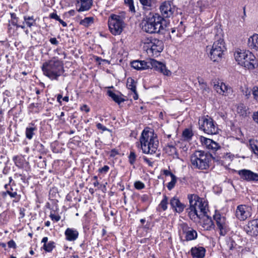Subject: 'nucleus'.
Wrapping results in <instances>:
<instances>
[{"label": "nucleus", "instance_id": "7ed1b4c3", "mask_svg": "<svg viewBox=\"0 0 258 258\" xmlns=\"http://www.w3.org/2000/svg\"><path fill=\"white\" fill-rule=\"evenodd\" d=\"M144 154L153 155L157 152L159 141L153 132L144 130L140 137L139 142L136 143Z\"/></svg>", "mask_w": 258, "mask_h": 258}, {"label": "nucleus", "instance_id": "bf43d9fd", "mask_svg": "<svg viewBox=\"0 0 258 258\" xmlns=\"http://www.w3.org/2000/svg\"><path fill=\"white\" fill-rule=\"evenodd\" d=\"M253 119L254 121L258 123V110L257 112L254 113L253 115Z\"/></svg>", "mask_w": 258, "mask_h": 258}, {"label": "nucleus", "instance_id": "4be33fe9", "mask_svg": "<svg viewBox=\"0 0 258 258\" xmlns=\"http://www.w3.org/2000/svg\"><path fill=\"white\" fill-rule=\"evenodd\" d=\"M200 220L201 221V225L204 230H211V229H214L215 225L211 217L208 215V213H206V215Z\"/></svg>", "mask_w": 258, "mask_h": 258}, {"label": "nucleus", "instance_id": "69168bd1", "mask_svg": "<svg viewBox=\"0 0 258 258\" xmlns=\"http://www.w3.org/2000/svg\"><path fill=\"white\" fill-rule=\"evenodd\" d=\"M205 86V87L204 88V89L203 90V93L204 92H207L208 93L209 92V88L207 87L206 85H204L203 87Z\"/></svg>", "mask_w": 258, "mask_h": 258}, {"label": "nucleus", "instance_id": "f704fd0d", "mask_svg": "<svg viewBox=\"0 0 258 258\" xmlns=\"http://www.w3.org/2000/svg\"><path fill=\"white\" fill-rule=\"evenodd\" d=\"M193 136V133L191 130L186 128L182 133V137L185 141H189L191 139Z\"/></svg>", "mask_w": 258, "mask_h": 258}, {"label": "nucleus", "instance_id": "72a5a7b5", "mask_svg": "<svg viewBox=\"0 0 258 258\" xmlns=\"http://www.w3.org/2000/svg\"><path fill=\"white\" fill-rule=\"evenodd\" d=\"M165 150L169 155L174 157L177 156L176 148L172 145H168L165 147Z\"/></svg>", "mask_w": 258, "mask_h": 258}, {"label": "nucleus", "instance_id": "49530a36", "mask_svg": "<svg viewBox=\"0 0 258 258\" xmlns=\"http://www.w3.org/2000/svg\"><path fill=\"white\" fill-rule=\"evenodd\" d=\"M141 200L144 203L149 202L150 201V196L146 194L143 195L141 197Z\"/></svg>", "mask_w": 258, "mask_h": 258}, {"label": "nucleus", "instance_id": "39448f33", "mask_svg": "<svg viewBox=\"0 0 258 258\" xmlns=\"http://www.w3.org/2000/svg\"><path fill=\"white\" fill-rule=\"evenodd\" d=\"M234 56L238 64L248 70H252L258 66L255 56L249 51L238 49L235 51Z\"/></svg>", "mask_w": 258, "mask_h": 258}, {"label": "nucleus", "instance_id": "4c0bfd02", "mask_svg": "<svg viewBox=\"0 0 258 258\" xmlns=\"http://www.w3.org/2000/svg\"><path fill=\"white\" fill-rule=\"evenodd\" d=\"M126 86L128 89L132 91H135L136 89V82L134 80L131 78L127 79Z\"/></svg>", "mask_w": 258, "mask_h": 258}, {"label": "nucleus", "instance_id": "8fccbe9b", "mask_svg": "<svg viewBox=\"0 0 258 258\" xmlns=\"http://www.w3.org/2000/svg\"><path fill=\"white\" fill-rule=\"evenodd\" d=\"M143 159L149 166L152 167L153 166V162L151 161L149 159L146 157H143Z\"/></svg>", "mask_w": 258, "mask_h": 258}, {"label": "nucleus", "instance_id": "423d86ee", "mask_svg": "<svg viewBox=\"0 0 258 258\" xmlns=\"http://www.w3.org/2000/svg\"><path fill=\"white\" fill-rule=\"evenodd\" d=\"M215 159L212 155L202 150L196 151L190 157L191 165L194 168L200 170H206L210 167L212 159Z\"/></svg>", "mask_w": 258, "mask_h": 258}, {"label": "nucleus", "instance_id": "052dcab7", "mask_svg": "<svg viewBox=\"0 0 258 258\" xmlns=\"http://www.w3.org/2000/svg\"><path fill=\"white\" fill-rule=\"evenodd\" d=\"M81 109L82 110H85L86 112H88L90 111L89 108L86 105H84L82 107Z\"/></svg>", "mask_w": 258, "mask_h": 258}, {"label": "nucleus", "instance_id": "7c9ffc66", "mask_svg": "<svg viewBox=\"0 0 258 258\" xmlns=\"http://www.w3.org/2000/svg\"><path fill=\"white\" fill-rule=\"evenodd\" d=\"M11 15V20L9 21V22L11 24L17 27V28H21L22 29H25V26L24 25H19L18 24V18L17 17V15L14 13H12L10 14Z\"/></svg>", "mask_w": 258, "mask_h": 258}, {"label": "nucleus", "instance_id": "dca6fc26", "mask_svg": "<svg viewBox=\"0 0 258 258\" xmlns=\"http://www.w3.org/2000/svg\"><path fill=\"white\" fill-rule=\"evenodd\" d=\"M238 174L243 180L247 181H258V174L248 169L238 171Z\"/></svg>", "mask_w": 258, "mask_h": 258}, {"label": "nucleus", "instance_id": "393cba45", "mask_svg": "<svg viewBox=\"0 0 258 258\" xmlns=\"http://www.w3.org/2000/svg\"><path fill=\"white\" fill-rule=\"evenodd\" d=\"M41 243H43L42 248L46 252H51L53 249L55 247V243L53 241L48 242V237H44L42 238Z\"/></svg>", "mask_w": 258, "mask_h": 258}, {"label": "nucleus", "instance_id": "79ce46f5", "mask_svg": "<svg viewBox=\"0 0 258 258\" xmlns=\"http://www.w3.org/2000/svg\"><path fill=\"white\" fill-rule=\"evenodd\" d=\"M171 178V181L167 185V187L169 190H171L174 188L177 182V177L175 175Z\"/></svg>", "mask_w": 258, "mask_h": 258}, {"label": "nucleus", "instance_id": "b1692460", "mask_svg": "<svg viewBox=\"0 0 258 258\" xmlns=\"http://www.w3.org/2000/svg\"><path fill=\"white\" fill-rule=\"evenodd\" d=\"M64 234L67 240L72 241L78 238L79 232L75 229L68 228L65 231Z\"/></svg>", "mask_w": 258, "mask_h": 258}, {"label": "nucleus", "instance_id": "f8f14e48", "mask_svg": "<svg viewBox=\"0 0 258 258\" xmlns=\"http://www.w3.org/2000/svg\"><path fill=\"white\" fill-rule=\"evenodd\" d=\"M214 219L220 231V234L222 236L225 235L229 231L228 223L226 217L220 213L216 212L214 215Z\"/></svg>", "mask_w": 258, "mask_h": 258}, {"label": "nucleus", "instance_id": "c9c22d12", "mask_svg": "<svg viewBox=\"0 0 258 258\" xmlns=\"http://www.w3.org/2000/svg\"><path fill=\"white\" fill-rule=\"evenodd\" d=\"M125 5L128 8L129 11L132 13H136L134 0H124Z\"/></svg>", "mask_w": 258, "mask_h": 258}, {"label": "nucleus", "instance_id": "37998d69", "mask_svg": "<svg viewBox=\"0 0 258 258\" xmlns=\"http://www.w3.org/2000/svg\"><path fill=\"white\" fill-rule=\"evenodd\" d=\"M252 94L253 97V99L254 100L258 102V86H254L252 90Z\"/></svg>", "mask_w": 258, "mask_h": 258}, {"label": "nucleus", "instance_id": "6e6552de", "mask_svg": "<svg viewBox=\"0 0 258 258\" xmlns=\"http://www.w3.org/2000/svg\"><path fill=\"white\" fill-rule=\"evenodd\" d=\"M142 42L144 50L153 56H158L164 48L162 41L153 37H146L142 39Z\"/></svg>", "mask_w": 258, "mask_h": 258}, {"label": "nucleus", "instance_id": "2f4dec72", "mask_svg": "<svg viewBox=\"0 0 258 258\" xmlns=\"http://www.w3.org/2000/svg\"><path fill=\"white\" fill-rule=\"evenodd\" d=\"M234 158V155L230 154V153H226L222 154L221 156H218L217 157V161L224 162V160H227L228 161H231Z\"/></svg>", "mask_w": 258, "mask_h": 258}, {"label": "nucleus", "instance_id": "0e129e2a", "mask_svg": "<svg viewBox=\"0 0 258 258\" xmlns=\"http://www.w3.org/2000/svg\"><path fill=\"white\" fill-rule=\"evenodd\" d=\"M58 21L63 26V27H66L67 26V23L62 20L61 19H60L59 21Z\"/></svg>", "mask_w": 258, "mask_h": 258}, {"label": "nucleus", "instance_id": "09e8293b", "mask_svg": "<svg viewBox=\"0 0 258 258\" xmlns=\"http://www.w3.org/2000/svg\"><path fill=\"white\" fill-rule=\"evenodd\" d=\"M6 194H8L11 198H16L17 196V192H11L9 190H7L6 192H3V195H6Z\"/></svg>", "mask_w": 258, "mask_h": 258}, {"label": "nucleus", "instance_id": "4468645a", "mask_svg": "<svg viewBox=\"0 0 258 258\" xmlns=\"http://www.w3.org/2000/svg\"><path fill=\"white\" fill-rule=\"evenodd\" d=\"M251 208L245 205H240L237 207L235 216L240 221H244L251 216Z\"/></svg>", "mask_w": 258, "mask_h": 258}, {"label": "nucleus", "instance_id": "c03bdc74", "mask_svg": "<svg viewBox=\"0 0 258 258\" xmlns=\"http://www.w3.org/2000/svg\"><path fill=\"white\" fill-rule=\"evenodd\" d=\"M134 186L137 189H142L145 188V184L140 181H136L134 183Z\"/></svg>", "mask_w": 258, "mask_h": 258}, {"label": "nucleus", "instance_id": "5fc2aeb1", "mask_svg": "<svg viewBox=\"0 0 258 258\" xmlns=\"http://www.w3.org/2000/svg\"><path fill=\"white\" fill-rule=\"evenodd\" d=\"M163 174L166 176H170L171 177L175 176L170 171L164 169L163 170Z\"/></svg>", "mask_w": 258, "mask_h": 258}, {"label": "nucleus", "instance_id": "0eeeda50", "mask_svg": "<svg viewBox=\"0 0 258 258\" xmlns=\"http://www.w3.org/2000/svg\"><path fill=\"white\" fill-rule=\"evenodd\" d=\"M131 66L134 69L137 70L154 68L156 71L166 76H169L171 74L170 71L167 69L166 66L164 63L154 59H151L148 61L138 60H134L132 62Z\"/></svg>", "mask_w": 258, "mask_h": 258}, {"label": "nucleus", "instance_id": "f257e3e1", "mask_svg": "<svg viewBox=\"0 0 258 258\" xmlns=\"http://www.w3.org/2000/svg\"><path fill=\"white\" fill-rule=\"evenodd\" d=\"M189 207L186 209L189 218L197 222L202 219L209 211L207 202L195 194L187 196Z\"/></svg>", "mask_w": 258, "mask_h": 258}, {"label": "nucleus", "instance_id": "f3484780", "mask_svg": "<svg viewBox=\"0 0 258 258\" xmlns=\"http://www.w3.org/2000/svg\"><path fill=\"white\" fill-rule=\"evenodd\" d=\"M200 139L202 145L208 150L213 152H216L221 149V146L219 144L210 139L201 136Z\"/></svg>", "mask_w": 258, "mask_h": 258}, {"label": "nucleus", "instance_id": "a18cd8bd", "mask_svg": "<svg viewBox=\"0 0 258 258\" xmlns=\"http://www.w3.org/2000/svg\"><path fill=\"white\" fill-rule=\"evenodd\" d=\"M109 170V167L107 165H105L103 167L98 169V171L100 173L106 174Z\"/></svg>", "mask_w": 258, "mask_h": 258}, {"label": "nucleus", "instance_id": "c756f323", "mask_svg": "<svg viewBox=\"0 0 258 258\" xmlns=\"http://www.w3.org/2000/svg\"><path fill=\"white\" fill-rule=\"evenodd\" d=\"M168 198L166 195H164L163 196V199L161 200L157 208V210L159 212L166 211L168 208Z\"/></svg>", "mask_w": 258, "mask_h": 258}, {"label": "nucleus", "instance_id": "338daca9", "mask_svg": "<svg viewBox=\"0 0 258 258\" xmlns=\"http://www.w3.org/2000/svg\"><path fill=\"white\" fill-rule=\"evenodd\" d=\"M62 100L65 102H68L69 100V98L68 96H64V97H62Z\"/></svg>", "mask_w": 258, "mask_h": 258}, {"label": "nucleus", "instance_id": "a878e982", "mask_svg": "<svg viewBox=\"0 0 258 258\" xmlns=\"http://www.w3.org/2000/svg\"><path fill=\"white\" fill-rule=\"evenodd\" d=\"M144 13H148L153 9L154 0H139Z\"/></svg>", "mask_w": 258, "mask_h": 258}, {"label": "nucleus", "instance_id": "ea45409f", "mask_svg": "<svg viewBox=\"0 0 258 258\" xmlns=\"http://www.w3.org/2000/svg\"><path fill=\"white\" fill-rule=\"evenodd\" d=\"M249 148L251 151L256 156H258V146L253 140L249 141Z\"/></svg>", "mask_w": 258, "mask_h": 258}, {"label": "nucleus", "instance_id": "a211bd4d", "mask_svg": "<svg viewBox=\"0 0 258 258\" xmlns=\"http://www.w3.org/2000/svg\"><path fill=\"white\" fill-rule=\"evenodd\" d=\"M214 88L218 94L224 96L228 95L232 92L231 88L223 82H218Z\"/></svg>", "mask_w": 258, "mask_h": 258}, {"label": "nucleus", "instance_id": "13d9d810", "mask_svg": "<svg viewBox=\"0 0 258 258\" xmlns=\"http://www.w3.org/2000/svg\"><path fill=\"white\" fill-rule=\"evenodd\" d=\"M243 91V94L246 97H247V98H248L250 96V94H251V91L248 88H246L245 89V91Z\"/></svg>", "mask_w": 258, "mask_h": 258}, {"label": "nucleus", "instance_id": "5701e85b", "mask_svg": "<svg viewBox=\"0 0 258 258\" xmlns=\"http://www.w3.org/2000/svg\"><path fill=\"white\" fill-rule=\"evenodd\" d=\"M205 253L206 249L202 246H196L190 249V254L192 258H204Z\"/></svg>", "mask_w": 258, "mask_h": 258}, {"label": "nucleus", "instance_id": "412c9836", "mask_svg": "<svg viewBox=\"0 0 258 258\" xmlns=\"http://www.w3.org/2000/svg\"><path fill=\"white\" fill-rule=\"evenodd\" d=\"M246 231L249 235L256 236L258 234V219L249 221L247 225Z\"/></svg>", "mask_w": 258, "mask_h": 258}, {"label": "nucleus", "instance_id": "e2e57ef3", "mask_svg": "<svg viewBox=\"0 0 258 258\" xmlns=\"http://www.w3.org/2000/svg\"><path fill=\"white\" fill-rule=\"evenodd\" d=\"M62 99V96L61 94H58L57 95V101L58 102H59L60 104L61 103V99Z\"/></svg>", "mask_w": 258, "mask_h": 258}, {"label": "nucleus", "instance_id": "2eb2a0df", "mask_svg": "<svg viewBox=\"0 0 258 258\" xmlns=\"http://www.w3.org/2000/svg\"><path fill=\"white\" fill-rule=\"evenodd\" d=\"M180 227L183 234H185V238L186 241L195 240L198 237V233L196 230L189 227L186 223L180 224Z\"/></svg>", "mask_w": 258, "mask_h": 258}, {"label": "nucleus", "instance_id": "774afa93", "mask_svg": "<svg viewBox=\"0 0 258 258\" xmlns=\"http://www.w3.org/2000/svg\"><path fill=\"white\" fill-rule=\"evenodd\" d=\"M99 183L98 182V181H95L94 183H93V185L95 187H97L99 185Z\"/></svg>", "mask_w": 258, "mask_h": 258}, {"label": "nucleus", "instance_id": "aec40b11", "mask_svg": "<svg viewBox=\"0 0 258 258\" xmlns=\"http://www.w3.org/2000/svg\"><path fill=\"white\" fill-rule=\"evenodd\" d=\"M170 205L172 209L176 212L180 213L185 208V205L180 202L179 200L176 198H172L170 200Z\"/></svg>", "mask_w": 258, "mask_h": 258}, {"label": "nucleus", "instance_id": "e433bc0d", "mask_svg": "<svg viewBox=\"0 0 258 258\" xmlns=\"http://www.w3.org/2000/svg\"><path fill=\"white\" fill-rule=\"evenodd\" d=\"M237 112L240 115L243 116H246L247 114L246 107L242 104H240L238 105Z\"/></svg>", "mask_w": 258, "mask_h": 258}, {"label": "nucleus", "instance_id": "3c124183", "mask_svg": "<svg viewBox=\"0 0 258 258\" xmlns=\"http://www.w3.org/2000/svg\"><path fill=\"white\" fill-rule=\"evenodd\" d=\"M49 17L51 19H55L56 21H59L60 19L56 13H52L49 15Z\"/></svg>", "mask_w": 258, "mask_h": 258}, {"label": "nucleus", "instance_id": "6ab92c4d", "mask_svg": "<svg viewBox=\"0 0 258 258\" xmlns=\"http://www.w3.org/2000/svg\"><path fill=\"white\" fill-rule=\"evenodd\" d=\"M77 11L79 12L89 10L93 5V0H76Z\"/></svg>", "mask_w": 258, "mask_h": 258}, {"label": "nucleus", "instance_id": "9d476101", "mask_svg": "<svg viewBox=\"0 0 258 258\" xmlns=\"http://www.w3.org/2000/svg\"><path fill=\"white\" fill-rule=\"evenodd\" d=\"M200 130L209 135H216L218 133V127L217 123L208 115L204 116L199 120Z\"/></svg>", "mask_w": 258, "mask_h": 258}, {"label": "nucleus", "instance_id": "c85d7f7f", "mask_svg": "<svg viewBox=\"0 0 258 258\" xmlns=\"http://www.w3.org/2000/svg\"><path fill=\"white\" fill-rule=\"evenodd\" d=\"M24 21L22 25L31 28L33 26L36 25V20L34 16H24L23 17Z\"/></svg>", "mask_w": 258, "mask_h": 258}, {"label": "nucleus", "instance_id": "4d7b16f0", "mask_svg": "<svg viewBox=\"0 0 258 258\" xmlns=\"http://www.w3.org/2000/svg\"><path fill=\"white\" fill-rule=\"evenodd\" d=\"M49 41L52 44L57 45L58 44V41L54 37L51 38L49 39Z\"/></svg>", "mask_w": 258, "mask_h": 258}, {"label": "nucleus", "instance_id": "a19ab883", "mask_svg": "<svg viewBox=\"0 0 258 258\" xmlns=\"http://www.w3.org/2000/svg\"><path fill=\"white\" fill-rule=\"evenodd\" d=\"M128 158L130 163L131 165H134L137 158V155L135 152L133 150H131Z\"/></svg>", "mask_w": 258, "mask_h": 258}, {"label": "nucleus", "instance_id": "bb28decb", "mask_svg": "<svg viewBox=\"0 0 258 258\" xmlns=\"http://www.w3.org/2000/svg\"><path fill=\"white\" fill-rule=\"evenodd\" d=\"M248 45L250 49L258 51V34H254L248 38Z\"/></svg>", "mask_w": 258, "mask_h": 258}, {"label": "nucleus", "instance_id": "58836bf2", "mask_svg": "<svg viewBox=\"0 0 258 258\" xmlns=\"http://www.w3.org/2000/svg\"><path fill=\"white\" fill-rule=\"evenodd\" d=\"M94 18L93 17H86L80 21V24L85 26L88 27L93 23Z\"/></svg>", "mask_w": 258, "mask_h": 258}, {"label": "nucleus", "instance_id": "f03ea898", "mask_svg": "<svg viewBox=\"0 0 258 258\" xmlns=\"http://www.w3.org/2000/svg\"><path fill=\"white\" fill-rule=\"evenodd\" d=\"M142 22V29L146 32L158 33L165 29L167 22L158 13L149 12L143 14Z\"/></svg>", "mask_w": 258, "mask_h": 258}, {"label": "nucleus", "instance_id": "473e14b6", "mask_svg": "<svg viewBox=\"0 0 258 258\" xmlns=\"http://www.w3.org/2000/svg\"><path fill=\"white\" fill-rule=\"evenodd\" d=\"M107 94L108 95V96L109 97H110L113 100V101H114L115 102L117 103L118 104H120V103L124 101V99H123L120 96H119V95L115 94L112 91H110V90L108 91Z\"/></svg>", "mask_w": 258, "mask_h": 258}, {"label": "nucleus", "instance_id": "ddd939ff", "mask_svg": "<svg viewBox=\"0 0 258 258\" xmlns=\"http://www.w3.org/2000/svg\"><path fill=\"white\" fill-rule=\"evenodd\" d=\"M159 9L161 14V16L164 19L172 17L176 10L175 6L170 1L162 3Z\"/></svg>", "mask_w": 258, "mask_h": 258}, {"label": "nucleus", "instance_id": "6e6d98bb", "mask_svg": "<svg viewBox=\"0 0 258 258\" xmlns=\"http://www.w3.org/2000/svg\"><path fill=\"white\" fill-rule=\"evenodd\" d=\"M50 217L52 220H55L56 222L59 221L60 219V217L59 215L50 214Z\"/></svg>", "mask_w": 258, "mask_h": 258}, {"label": "nucleus", "instance_id": "de8ad7c7", "mask_svg": "<svg viewBox=\"0 0 258 258\" xmlns=\"http://www.w3.org/2000/svg\"><path fill=\"white\" fill-rule=\"evenodd\" d=\"M177 36L178 33H176V28H172L171 29V32L169 33V36L170 39H172V37H174V36Z\"/></svg>", "mask_w": 258, "mask_h": 258}, {"label": "nucleus", "instance_id": "cd10ccee", "mask_svg": "<svg viewBox=\"0 0 258 258\" xmlns=\"http://www.w3.org/2000/svg\"><path fill=\"white\" fill-rule=\"evenodd\" d=\"M37 130V126L34 123H30L26 128L25 135L26 138L28 140H31Z\"/></svg>", "mask_w": 258, "mask_h": 258}, {"label": "nucleus", "instance_id": "603ef678", "mask_svg": "<svg viewBox=\"0 0 258 258\" xmlns=\"http://www.w3.org/2000/svg\"><path fill=\"white\" fill-rule=\"evenodd\" d=\"M8 245L9 248H16V244L13 240H11L8 242Z\"/></svg>", "mask_w": 258, "mask_h": 258}, {"label": "nucleus", "instance_id": "680f3d73", "mask_svg": "<svg viewBox=\"0 0 258 258\" xmlns=\"http://www.w3.org/2000/svg\"><path fill=\"white\" fill-rule=\"evenodd\" d=\"M132 92L134 93L133 96V98L135 100H137L138 99V95L137 90H136L135 91H132Z\"/></svg>", "mask_w": 258, "mask_h": 258}, {"label": "nucleus", "instance_id": "1a4fd4ad", "mask_svg": "<svg viewBox=\"0 0 258 258\" xmlns=\"http://www.w3.org/2000/svg\"><path fill=\"white\" fill-rule=\"evenodd\" d=\"M124 17L121 15L111 14L108 17V25L109 31L114 35H120L125 26Z\"/></svg>", "mask_w": 258, "mask_h": 258}, {"label": "nucleus", "instance_id": "864d4df0", "mask_svg": "<svg viewBox=\"0 0 258 258\" xmlns=\"http://www.w3.org/2000/svg\"><path fill=\"white\" fill-rule=\"evenodd\" d=\"M96 126H97L98 129L101 130H102L103 132L104 131H108V129L105 126L103 125L100 123H98L96 124Z\"/></svg>", "mask_w": 258, "mask_h": 258}, {"label": "nucleus", "instance_id": "20e7f679", "mask_svg": "<svg viewBox=\"0 0 258 258\" xmlns=\"http://www.w3.org/2000/svg\"><path fill=\"white\" fill-rule=\"evenodd\" d=\"M41 69L43 74L51 80H57L64 72L63 61L55 57L43 63Z\"/></svg>", "mask_w": 258, "mask_h": 258}, {"label": "nucleus", "instance_id": "9b49d317", "mask_svg": "<svg viewBox=\"0 0 258 258\" xmlns=\"http://www.w3.org/2000/svg\"><path fill=\"white\" fill-rule=\"evenodd\" d=\"M225 50L226 47L223 39L220 38L215 41L210 52L211 59L214 62L219 61L221 59Z\"/></svg>", "mask_w": 258, "mask_h": 258}]
</instances>
